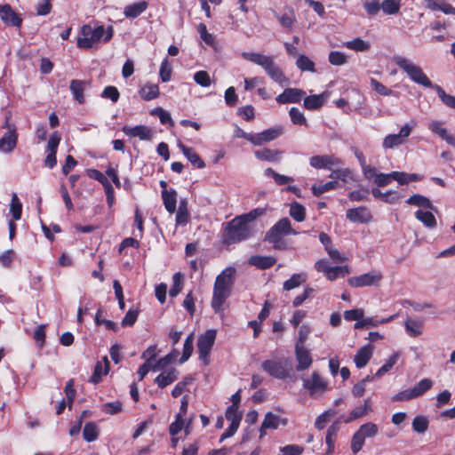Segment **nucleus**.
Listing matches in <instances>:
<instances>
[{
    "label": "nucleus",
    "mask_w": 455,
    "mask_h": 455,
    "mask_svg": "<svg viewBox=\"0 0 455 455\" xmlns=\"http://www.w3.org/2000/svg\"><path fill=\"white\" fill-rule=\"evenodd\" d=\"M289 214L296 221L302 222L306 219V209L301 204L295 201L290 205Z\"/></svg>",
    "instance_id": "473e14b6"
},
{
    "label": "nucleus",
    "mask_w": 455,
    "mask_h": 455,
    "mask_svg": "<svg viewBox=\"0 0 455 455\" xmlns=\"http://www.w3.org/2000/svg\"><path fill=\"white\" fill-rule=\"evenodd\" d=\"M274 15L278 20L281 26L288 29H291L296 22V16L293 10H291L289 13H283L282 15L275 12Z\"/></svg>",
    "instance_id": "4c0bfd02"
},
{
    "label": "nucleus",
    "mask_w": 455,
    "mask_h": 455,
    "mask_svg": "<svg viewBox=\"0 0 455 455\" xmlns=\"http://www.w3.org/2000/svg\"><path fill=\"white\" fill-rule=\"evenodd\" d=\"M194 80L197 84L203 87H208L211 85V78L206 71H197L194 75Z\"/></svg>",
    "instance_id": "bf43d9fd"
},
{
    "label": "nucleus",
    "mask_w": 455,
    "mask_h": 455,
    "mask_svg": "<svg viewBox=\"0 0 455 455\" xmlns=\"http://www.w3.org/2000/svg\"><path fill=\"white\" fill-rule=\"evenodd\" d=\"M89 83L84 80L73 79L70 81L69 89L76 101L79 104L85 102L84 92Z\"/></svg>",
    "instance_id": "aec40b11"
},
{
    "label": "nucleus",
    "mask_w": 455,
    "mask_h": 455,
    "mask_svg": "<svg viewBox=\"0 0 455 455\" xmlns=\"http://www.w3.org/2000/svg\"><path fill=\"white\" fill-rule=\"evenodd\" d=\"M140 93L141 98L145 100H154L159 96L158 85L147 84L141 88Z\"/></svg>",
    "instance_id": "f704fd0d"
},
{
    "label": "nucleus",
    "mask_w": 455,
    "mask_h": 455,
    "mask_svg": "<svg viewBox=\"0 0 455 455\" xmlns=\"http://www.w3.org/2000/svg\"><path fill=\"white\" fill-rule=\"evenodd\" d=\"M382 275L379 272L371 271L358 276H353L348 279V283L352 287H364L378 285L382 280Z\"/></svg>",
    "instance_id": "9d476101"
},
{
    "label": "nucleus",
    "mask_w": 455,
    "mask_h": 455,
    "mask_svg": "<svg viewBox=\"0 0 455 455\" xmlns=\"http://www.w3.org/2000/svg\"><path fill=\"white\" fill-rule=\"evenodd\" d=\"M173 284L169 291V295L172 298L176 297L182 289V280L180 273H175L172 277Z\"/></svg>",
    "instance_id": "13d9d810"
},
{
    "label": "nucleus",
    "mask_w": 455,
    "mask_h": 455,
    "mask_svg": "<svg viewBox=\"0 0 455 455\" xmlns=\"http://www.w3.org/2000/svg\"><path fill=\"white\" fill-rule=\"evenodd\" d=\"M364 438L357 431L354 434L351 440V450L353 453L356 454L363 446Z\"/></svg>",
    "instance_id": "e2e57ef3"
},
{
    "label": "nucleus",
    "mask_w": 455,
    "mask_h": 455,
    "mask_svg": "<svg viewBox=\"0 0 455 455\" xmlns=\"http://www.w3.org/2000/svg\"><path fill=\"white\" fill-rule=\"evenodd\" d=\"M123 406L122 403L119 401L106 403L103 405V411L105 413L114 415L122 411Z\"/></svg>",
    "instance_id": "0e129e2a"
},
{
    "label": "nucleus",
    "mask_w": 455,
    "mask_h": 455,
    "mask_svg": "<svg viewBox=\"0 0 455 455\" xmlns=\"http://www.w3.org/2000/svg\"><path fill=\"white\" fill-rule=\"evenodd\" d=\"M162 198L166 211L173 213L176 211L177 194L175 190L164 189L162 191Z\"/></svg>",
    "instance_id": "cd10ccee"
},
{
    "label": "nucleus",
    "mask_w": 455,
    "mask_h": 455,
    "mask_svg": "<svg viewBox=\"0 0 455 455\" xmlns=\"http://www.w3.org/2000/svg\"><path fill=\"white\" fill-rule=\"evenodd\" d=\"M197 31L200 34L202 40L208 45H213L214 38L212 34L207 32L205 24L200 23L197 26Z\"/></svg>",
    "instance_id": "680f3d73"
},
{
    "label": "nucleus",
    "mask_w": 455,
    "mask_h": 455,
    "mask_svg": "<svg viewBox=\"0 0 455 455\" xmlns=\"http://www.w3.org/2000/svg\"><path fill=\"white\" fill-rule=\"evenodd\" d=\"M329 61L334 66H341L347 62V56L340 52H331Z\"/></svg>",
    "instance_id": "338daca9"
},
{
    "label": "nucleus",
    "mask_w": 455,
    "mask_h": 455,
    "mask_svg": "<svg viewBox=\"0 0 455 455\" xmlns=\"http://www.w3.org/2000/svg\"><path fill=\"white\" fill-rule=\"evenodd\" d=\"M288 235H298V232L291 228L288 218H283L266 233L265 241L272 243L275 250H285L287 246L283 237Z\"/></svg>",
    "instance_id": "39448f33"
},
{
    "label": "nucleus",
    "mask_w": 455,
    "mask_h": 455,
    "mask_svg": "<svg viewBox=\"0 0 455 455\" xmlns=\"http://www.w3.org/2000/svg\"><path fill=\"white\" fill-rule=\"evenodd\" d=\"M344 46L347 49L354 50L356 52H365L370 49V44L363 41V39L356 37L351 41L344 43Z\"/></svg>",
    "instance_id": "79ce46f5"
},
{
    "label": "nucleus",
    "mask_w": 455,
    "mask_h": 455,
    "mask_svg": "<svg viewBox=\"0 0 455 455\" xmlns=\"http://www.w3.org/2000/svg\"><path fill=\"white\" fill-rule=\"evenodd\" d=\"M242 56L246 60L260 66L269 77L280 85L283 86L289 84V79L275 63L273 57L256 52H243Z\"/></svg>",
    "instance_id": "f03ea898"
},
{
    "label": "nucleus",
    "mask_w": 455,
    "mask_h": 455,
    "mask_svg": "<svg viewBox=\"0 0 455 455\" xmlns=\"http://www.w3.org/2000/svg\"><path fill=\"white\" fill-rule=\"evenodd\" d=\"M346 217L352 222L368 223L371 220L372 216L369 210L364 206L349 209L347 211Z\"/></svg>",
    "instance_id": "dca6fc26"
},
{
    "label": "nucleus",
    "mask_w": 455,
    "mask_h": 455,
    "mask_svg": "<svg viewBox=\"0 0 455 455\" xmlns=\"http://www.w3.org/2000/svg\"><path fill=\"white\" fill-rule=\"evenodd\" d=\"M310 165L316 169H330L339 164L338 158L330 155L314 156L309 159Z\"/></svg>",
    "instance_id": "a211bd4d"
},
{
    "label": "nucleus",
    "mask_w": 455,
    "mask_h": 455,
    "mask_svg": "<svg viewBox=\"0 0 455 455\" xmlns=\"http://www.w3.org/2000/svg\"><path fill=\"white\" fill-rule=\"evenodd\" d=\"M113 36V28L108 27L107 30L103 26L92 28L91 25H84L77 38V46L83 49L92 48L93 44L103 37L104 42L109 41Z\"/></svg>",
    "instance_id": "7ed1b4c3"
},
{
    "label": "nucleus",
    "mask_w": 455,
    "mask_h": 455,
    "mask_svg": "<svg viewBox=\"0 0 455 455\" xmlns=\"http://www.w3.org/2000/svg\"><path fill=\"white\" fill-rule=\"evenodd\" d=\"M194 350V334L191 333L187 337L184 342L183 353L180 359V363H183L188 360Z\"/></svg>",
    "instance_id": "37998d69"
},
{
    "label": "nucleus",
    "mask_w": 455,
    "mask_h": 455,
    "mask_svg": "<svg viewBox=\"0 0 455 455\" xmlns=\"http://www.w3.org/2000/svg\"><path fill=\"white\" fill-rule=\"evenodd\" d=\"M252 235L250 226L245 225L240 218H234L227 223L222 235V243L231 245L247 240Z\"/></svg>",
    "instance_id": "20e7f679"
},
{
    "label": "nucleus",
    "mask_w": 455,
    "mask_h": 455,
    "mask_svg": "<svg viewBox=\"0 0 455 455\" xmlns=\"http://www.w3.org/2000/svg\"><path fill=\"white\" fill-rule=\"evenodd\" d=\"M428 419L425 416H416L412 420V428L419 434L425 433L428 428Z\"/></svg>",
    "instance_id": "de8ad7c7"
},
{
    "label": "nucleus",
    "mask_w": 455,
    "mask_h": 455,
    "mask_svg": "<svg viewBox=\"0 0 455 455\" xmlns=\"http://www.w3.org/2000/svg\"><path fill=\"white\" fill-rule=\"evenodd\" d=\"M180 148L184 156L193 165L196 166L199 169H202L205 166L204 162L201 159V157L196 154V152L193 148H188L183 144H180Z\"/></svg>",
    "instance_id": "c85d7f7f"
},
{
    "label": "nucleus",
    "mask_w": 455,
    "mask_h": 455,
    "mask_svg": "<svg viewBox=\"0 0 455 455\" xmlns=\"http://www.w3.org/2000/svg\"><path fill=\"white\" fill-rule=\"evenodd\" d=\"M217 332L213 329L207 330L204 334L200 335L197 340V348L199 359L203 360L205 364L209 363L208 356L214 345Z\"/></svg>",
    "instance_id": "0eeeda50"
},
{
    "label": "nucleus",
    "mask_w": 455,
    "mask_h": 455,
    "mask_svg": "<svg viewBox=\"0 0 455 455\" xmlns=\"http://www.w3.org/2000/svg\"><path fill=\"white\" fill-rule=\"evenodd\" d=\"M291 120L294 124L307 126V121L303 113L297 108H291L289 111Z\"/></svg>",
    "instance_id": "6e6d98bb"
},
{
    "label": "nucleus",
    "mask_w": 455,
    "mask_h": 455,
    "mask_svg": "<svg viewBox=\"0 0 455 455\" xmlns=\"http://www.w3.org/2000/svg\"><path fill=\"white\" fill-rule=\"evenodd\" d=\"M338 431H339L338 423L332 424L327 429L325 442L328 446V449H327L325 455H331L333 453Z\"/></svg>",
    "instance_id": "7c9ffc66"
},
{
    "label": "nucleus",
    "mask_w": 455,
    "mask_h": 455,
    "mask_svg": "<svg viewBox=\"0 0 455 455\" xmlns=\"http://www.w3.org/2000/svg\"><path fill=\"white\" fill-rule=\"evenodd\" d=\"M18 132H6L0 139V151L11 153L16 148L18 143Z\"/></svg>",
    "instance_id": "412c9836"
},
{
    "label": "nucleus",
    "mask_w": 455,
    "mask_h": 455,
    "mask_svg": "<svg viewBox=\"0 0 455 455\" xmlns=\"http://www.w3.org/2000/svg\"><path fill=\"white\" fill-rule=\"evenodd\" d=\"M296 65L302 71H315V63L306 55H300Z\"/></svg>",
    "instance_id": "5fc2aeb1"
},
{
    "label": "nucleus",
    "mask_w": 455,
    "mask_h": 455,
    "mask_svg": "<svg viewBox=\"0 0 455 455\" xmlns=\"http://www.w3.org/2000/svg\"><path fill=\"white\" fill-rule=\"evenodd\" d=\"M339 183L336 180L328 181L323 185L316 186L313 185L311 187L312 193L315 196H320L322 194L337 188Z\"/></svg>",
    "instance_id": "49530a36"
},
{
    "label": "nucleus",
    "mask_w": 455,
    "mask_h": 455,
    "mask_svg": "<svg viewBox=\"0 0 455 455\" xmlns=\"http://www.w3.org/2000/svg\"><path fill=\"white\" fill-rule=\"evenodd\" d=\"M148 8V2L142 0L138 3H134L127 5L124 8V13L127 18H136L145 12Z\"/></svg>",
    "instance_id": "bb28decb"
},
{
    "label": "nucleus",
    "mask_w": 455,
    "mask_h": 455,
    "mask_svg": "<svg viewBox=\"0 0 455 455\" xmlns=\"http://www.w3.org/2000/svg\"><path fill=\"white\" fill-rule=\"evenodd\" d=\"M423 322L407 319L405 322V329L410 336L418 337L422 333Z\"/></svg>",
    "instance_id": "58836bf2"
},
{
    "label": "nucleus",
    "mask_w": 455,
    "mask_h": 455,
    "mask_svg": "<svg viewBox=\"0 0 455 455\" xmlns=\"http://www.w3.org/2000/svg\"><path fill=\"white\" fill-rule=\"evenodd\" d=\"M357 432L361 434L363 437L365 439L366 437L375 436L379 432V428L375 423L368 422L362 425L357 430Z\"/></svg>",
    "instance_id": "09e8293b"
},
{
    "label": "nucleus",
    "mask_w": 455,
    "mask_h": 455,
    "mask_svg": "<svg viewBox=\"0 0 455 455\" xmlns=\"http://www.w3.org/2000/svg\"><path fill=\"white\" fill-rule=\"evenodd\" d=\"M315 269L318 272H323L325 274L326 277L332 281L335 279V275H332L331 273L332 272L333 267H330L328 261L326 259H319L315 262Z\"/></svg>",
    "instance_id": "864d4df0"
},
{
    "label": "nucleus",
    "mask_w": 455,
    "mask_h": 455,
    "mask_svg": "<svg viewBox=\"0 0 455 455\" xmlns=\"http://www.w3.org/2000/svg\"><path fill=\"white\" fill-rule=\"evenodd\" d=\"M380 7L385 14H396L401 7V0H384L380 4Z\"/></svg>",
    "instance_id": "a19ab883"
},
{
    "label": "nucleus",
    "mask_w": 455,
    "mask_h": 455,
    "mask_svg": "<svg viewBox=\"0 0 455 455\" xmlns=\"http://www.w3.org/2000/svg\"><path fill=\"white\" fill-rule=\"evenodd\" d=\"M226 419L230 421V423L240 424L242 419V414L238 412V409L235 408V406H228L226 411Z\"/></svg>",
    "instance_id": "69168bd1"
},
{
    "label": "nucleus",
    "mask_w": 455,
    "mask_h": 455,
    "mask_svg": "<svg viewBox=\"0 0 455 455\" xmlns=\"http://www.w3.org/2000/svg\"><path fill=\"white\" fill-rule=\"evenodd\" d=\"M139 312L140 311L138 309H132V308L129 309L122 320V325L124 327L132 326L135 323V322L137 321Z\"/></svg>",
    "instance_id": "052dcab7"
},
{
    "label": "nucleus",
    "mask_w": 455,
    "mask_h": 455,
    "mask_svg": "<svg viewBox=\"0 0 455 455\" xmlns=\"http://www.w3.org/2000/svg\"><path fill=\"white\" fill-rule=\"evenodd\" d=\"M373 347L371 345L361 347L354 357L357 368H363L372 356Z\"/></svg>",
    "instance_id": "4be33fe9"
},
{
    "label": "nucleus",
    "mask_w": 455,
    "mask_h": 455,
    "mask_svg": "<svg viewBox=\"0 0 455 455\" xmlns=\"http://www.w3.org/2000/svg\"><path fill=\"white\" fill-rule=\"evenodd\" d=\"M305 95L306 92L301 89L286 88L275 98V100L279 104L299 103Z\"/></svg>",
    "instance_id": "ddd939ff"
},
{
    "label": "nucleus",
    "mask_w": 455,
    "mask_h": 455,
    "mask_svg": "<svg viewBox=\"0 0 455 455\" xmlns=\"http://www.w3.org/2000/svg\"><path fill=\"white\" fill-rule=\"evenodd\" d=\"M104 371L102 370V364L100 362H97L94 367V371L90 379V381L93 384H98L101 381L102 376L107 375L109 371L110 363L107 356L103 357Z\"/></svg>",
    "instance_id": "393cba45"
},
{
    "label": "nucleus",
    "mask_w": 455,
    "mask_h": 455,
    "mask_svg": "<svg viewBox=\"0 0 455 455\" xmlns=\"http://www.w3.org/2000/svg\"><path fill=\"white\" fill-rule=\"evenodd\" d=\"M325 93L307 96L304 99L303 106L309 110L320 108L324 103Z\"/></svg>",
    "instance_id": "c756f323"
},
{
    "label": "nucleus",
    "mask_w": 455,
    "mask_h": 455,
    "mask_svg": "<svg viewBox=\"0 0 455 455\" xmlns=\"http://www.w3.org/2000/svg\"><path fill=\"white\" fill-rule=\"evenodd\" d=\"M0 18L8 26L20 28L22 24V19L10 4L0 5Z\"/></svg>",
    "instance_id": "4468645a"
},
{
    "label": "nucleus",
    "mask_w": 455,
    "mask_h": 455,
    "mask_svg": "<svg viewBox=\"0 0 455 455\" xmlns=\"http://www.w3.org/2000/svg\"><path fill=\"white\" fill-rule=\"evenodd\" d=\"M415 216L427 228H433L436 226V220L434 214L430 212H423L421 210H418L415 212Z\"/></svg>",
    "instance_id": "e433bc0d"
},
{
    "label": "nucleus",
    "mask_w": 455,
    "mask_h": 455,
    "mask_svg": "<svg viewBox=\"0 0 455 455\" xmlns=\"http://www.w3.org/2000/svg\"><path fill=\"white\" fill-rule=\"evenodd\" d=\"M433 386V381L430 379H423L417 385H415L412 388V392L414 393L416 397L422 395L427 390H429Z\"/></svg>",
    "instance_id": "3c124183"
},
{
    "label": "nucleus",
    "mask_w": 455,
    "mask_h": 455,
    "mask_svg": "<svg viewBox=\"0 0 455 455\" xmlns=\"http://www.w3.org/2000/svg\"><path fill=\"white\" fill-rule=\"evenodd\" d=\"M406 203L411 205L420 206L426 209H433L431 201L427 197L419 194H415L409 197Z\"/></svg>",
    "instance_id": "ea45409f"
},
{
    "label": "nucleus",
    "mask_w": 455,
    "mask_h": 455,
    "mask_svg": "<svg viewBox=\"0 0 455 455\" xmlns=\"http://www.w3.org/2000/svg\"><path fill=\"white\" fill-rule=\"evenodd\" d=\"M280 424H282L283 426H286L287 419H281L279 416L275 415L270 411L267 412L265 415L264 420L259 429V438H262L266 435L267 429H276Z\"/></svg>",
    "instance_id": "2eb2a0df"
},
{
    "label": "nucleus",
    "mask_w": 455,
    "mask_h": 455,
    "mask_svg": "<svg viewBox=\"0 0 455 455\" xmlns=\"http://www.w3.org/2000/svg\"><path fill=\"white\" fill-rule=\"evenodd\" d=\"M398 357L399 355L397 353L393 354L388 358L387 363L378 370V371L376 372V377L379 378L383 376L386 372H387L395 364V363L398 360Z\"/></svg>",
    "instance_id": "4d7b16f0"
},
{
    "label": "nucleus",
    "mask_w": 455,
    "mask_h": 455,
    "mask_svg": "<svg viewBox=\"0 0 455 455\" xmlns=\"http://www.w3.org/2000/svg\"><path fill=\"white\" fill-rule=\"evenodd\" d=\"M394 61L401 69H403L409 76V77L414 83L423 85L427 88L434 89L435 84H433V83L426 76V74L423 72L422 68L419 66L410 62L408 60L402 56L395 57Z\"/></svg>",
    "instance_id": "423d86ee"
},
{
    "label": "nucleus",
    "mask_w": 455,
    "mask_h": 455,
    "mask_svg": "<svg viewBox=\"0 0 455 455\" xmlns=\"http://www.w3.org/2000/svg\"><path fill=\"white\" fill-rule=\"evenodd\" d=\"M254 154L255 156L259 160L277 162L280 159L282 152L279 150H272L270 148H263L260 150H256Z\"/></svg>",
    "instance_id": "2f4dec72"
},
{
    "label": "nucleus",
    "mask_w": 455,
    "mask_h": 455,
    "mask_svg": "<svg viewBox=\"0 0 455 455\" xmlns=\"http://www.w3.org/2000/svg\"><path fill=\"white\" fill-rule=\"evenodd\" d=\"M371 194L375 198H378L387 204H396L400 201L401 196L398 192L388 190L385 193L381 192L379 188H372Z\"/></svg>",
    "instance_id": "b1692460"
},
{
    "label": "nucleus",
    "mask_w": 455,
    "mask_h": 455,
    "mask_svg": "<svg viewBox=\"0 0 455 455\" xmlns=\"http://www.w3.org/2000/svg\"><path fill=\"white\" fill-rule=\"evenodd\" d=\"M99 429L94 422H87L83 430V437L86 442H93L98 438Z\"/></svg>",
    "instance_id": "c9c22d12"
},
{
    "label": "nucleus",
    "mask_w": 455,
    "mask_h": 455,
    "mask_svg": "<svg viewBox=\"0 0 455 455\" xmlns=\"http://www.w3.org/2000/svg\"><path fill=\"white\" fill-rule=\"evenodd\" d=\"M412 130V126L406 124H404L398 134H389L386 136L383 140V148H393L394 147L402 145L405 142L406 138H408Z\"/></svg>",
    "instance_id": "9b49d317"
},
{
    "label": "nucleus",
    "mask_w": 455,
    "mask_h": 455,
    "mask_svg": "<svg viewBox=\"0 0 455 455\" xmlns=\"http://www.w3.org/2000/svg\"><path fill=\"white\" fill-rule=\"evenodd\" d=\"M266 212L265 208H255L249 212L248 213L242 214L240 216H237V218H240V220L245 224L250 226V223L255 220L257 218L264 215Z\"/></svg>",
    "instance_id": "c03bdc74"
},
{
    "label": "nucleus",
    "mask_w": 455,
    "mask_h": 455,
    "mask_svg": "<svg viewBox=\"0 0 455 455\" xmlns=\"http://www.w3.org/2000/svg\"><path fill=\"white\" fill-rule=\"evenodd\" d=\"M295 356L298 361V364L296 366V370L298 371L308 369L313 363L310 352L305 347H295Z\"/></svg>",
    "instance_id": "f3484780"
},
{
    "label": "nucleus",
    "mask_w": 455,
    "mask_h": 455,
    "mask_svg": "<svg viewBox=\"0 0 455 455\" xmlns=\"http://www.w3.org/2000/svg\"><path fill=\"white\" fill-rule=\"evenodd\" d=\"M261 367L270 376L275 379H284L289 377L285 362L283 360H266L262 363Z\"/></svg>",
    "instance_id": "1a4fd4ad"
},
{
    "label": "nucleus",
    "mask_w": 455,
    "mask_h": 455,
    "mask_svg": "<svg viewBox=\"0 0 455 455\" xmlns=\"http://www.w3.org/2000/svg\"><path fill=\"white\" fill-rule=\"evenodd\" d=\"M306 281V277L302 274H294L291 277L283 283V290L290 291Z\"/></svg>",
    "instance_id": "8fccbe9b"
},
{
    "label": "nucleus",
    "mask_w": 455,
    "mask_h": 455,
    "mask_svg": "<svg viewBox=\"0 0 455 455\" xmlns=\"http://www.w3.org/2000/svg\"><path fill=\"white\" fill-rule=\"evenodd\" d=\"M189 221V212L188 210V203L186 200H182L180 203L177 213H176V223L178 225H186Z\"/></svg>",
    "instance_id": "72a5a7b5"
},
{
    "label": "nucleus",
    "mask_w": 455,
    "mask_h": 455,
    "mask_svg": "<svg viewBox=\"0 0 455 455\" xmlns=\"http://www.w3.org/2000/svg\"><path fill=\"white\" fill-rule=\"evenodd\" d=\"M122 131L130 137H139L142 140H150L153 133L150 128L146 125H137L134 127L124 126Z\"/></svg>",
    "instance_id": "6ab92c4d"
},
{
    "label": "nucleus",
    "mask_w": 455,
    "mask_h": 455,
    "mask_svg": "<svg viewBox=\"0 0 455 455\" xmlns=\"http://www.w3.org/2000/svg\"><path fill=\"white\" fill-rule=\"evenodd\" d=\"M363 7L370 16L376 15L381 8L379 0L365 1Z\"/></svg>",
    "instance_id": "774afa93"
},
{
    "label": "nucleus",
    "mask_w": 455,
    "mask_h": 455,
    "mask_svg": "<svg viewBox=\"0 0 455 455\" xmlns=\"http://www.w3.org/2000/svg\"><path fill=\"white\" fill-rule=\"evenodd\" d=\"M283 133L282 127H275L267 129L258 134H243V138L249 140L255 146H259L264 142H269L275 140Z\"/></svg>",
    "instance_id": "6e6552de"
},
{
    "label": "nucleus",
    "mask_w": 455,
    "mask_h": 455,
    "mask_svg": "<svg viewBox=\"0 0 455 455\" xmlns=\"http://www.w3.org/2000/svg\"><path fill=\"white\" fill-rule=\"evenodd\" d=\"M10 210H11L13 220H20L21 213H22V204L20 202L18 196L15 193L12 196Z\"/></svg>",
    "instance_id": "603ef678"
},
{
    "label": "nucleus",
    "mask_w": 455,
    "mask_h": 455,
    "mask_svg": "<svg viewBox=\"0 0 455 455\" xmlns=\"http://www.w3.org/2000/svg\"><path fill=\"white\" fill-rule=\"evenodd\" d=\"M248 262L250 265L254 266L259 269H267L275 264L276 259L271 256L255 255L250 257Z\"/></svg>",
    "instance_id": "5701e85b"
},
{
    "label": "nucleus",
    "mask_w": 455,
    "mask_h": 455,
    "mask_svg": "<svg viewBox=\"0 0 455 455\" xmlns=\"http://www.w3.org/2000/svg\"><path fill=\"white\" fill-rule=\"evenodd\" d=\"M235 269L228 267L217 275L211 303L215 313H220L223 310V304L231 295L235 283Z\"/></svg>",
    "instance_id": "f257e3e1"
},
{
    "label": "nucleus",
    "mask_w": 455,
    "mask_h": 455,
    "mask_svg": "<svg viewBox=\"0 0 455 455\" xmlns=\"http://www.w3.org/2000/svg\"><path fill=\"white\" fill-rule=\"evenodd\" d=\"M434 89L437 92L438 97L441 99L443 103L447 107L455 109V97L447 94L445 91L438 84H435Z\"/></svg>",
    "instance_id": "a18cd8bd"
},
{
    "label": "nucleus",
    "mask_w": 455,
    "mask_h": 455,
    "mask_svg": "<svg viewBox=\"0 0 455 455\" xmlns=\"http://www.w3.org/2000/svg\"><path fill=\"white\" fill-rule=\"evenodd\" d=\"M303 387L309 391L311 395H314L324 392L327 389V382L317 371H314L311 379H303Z\"/></svg>",
    "instance_id": "f8f14e48"
},
{
    "label": "nucleus",
    "mask_w": 455,
    "mask_h": 455,
    "mask_svg": "<svg viewBox=\"0 0 455 455\" xmlns=\"http://www.w3.org/2000/svg\"><path fill=\"white\" fill-rule=\"evenodd\" d=\"M178 378V371L176 369L172 368L169 370L168 371L163 372L159 374L156 379L155 382L157 384V386L160 388H164L167 387L168 385L174 382Z\"/></svg>",
    "instance_id": "a878e982"
}]
</instances>
